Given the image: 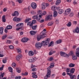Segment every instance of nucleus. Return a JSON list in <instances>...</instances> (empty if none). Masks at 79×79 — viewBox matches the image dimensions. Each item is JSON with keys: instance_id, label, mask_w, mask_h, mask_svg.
I'll list each match as a JSON object with an SVG mask.
<instances>
[{"instance_id": "obj_8", "label": "nucleus", "mask_w": 79, "mask_h": 79, "mask_svg": "<svg viewBox=\"0 0 79 79\" xmlns=\"http://www.w3.org/2000/svg\"><path fill=\"white\" fill-rule=\"evenodd\" d=\"M31 6L33 9H35L37 7V4L35 3H32L31 4Z\"/></svg>"}, {"instance_id": "obj_15", "label": "nucleus", "mask_w": 79, "mask_h": 79, "mask_svg": "<svg viewBox=\"0 0 79 79\" xmlns=\"http://www.w3.org/2000/svg\"><path fill=\"white\" fill-rule=\"evenodd\" d=\"M3 27H0V34L2 35L3 34Z\"/></svg>"}, {"instance_id": "obj_9", "label": "nucleus", "mask_w": 79, "mask_h": 79, "mask_svg": "<svg viewBox=\"0 0 79 79\" xmlns=\"http://www.w3.org/2000/svg\"><path fill=\"white\" fill-rule=\"evenodd\" d=\"M28 40V38H22L21 40L22 42L23 43H25V42H27Z\"/></svg>"}, {"instance_id": "obj_37", "label": "nucleus", "mask_w": 79, "mask_h": 79, "mask_svg": "<svg viewBox=\"0 0 79 79\" xmlns=\"http://www.w3.org/2000/svg\"><path fill=\"white\" fill-rule=\"evenodd\" d=\"M33 19H36L37 21V19H39V17H38V16L37 15L33 16Z\"/></svg>"}, {"instance_id": "obj_7", "label": "nucleus", "mask_w": 79, "mask_h": 79, "mask_svg": "<svg viewBox=\"0 0 79 79\" xmlns=\"http://www.w3.org/2000/svg\"><path fill=\"white\" fill-rule=\"evenodd\" d=\"M54 64H55V63H52L51 65H50L49 67H48V68L47 69H48L47 71H51V69L50 68H53L54 67Z\"/></svg>"}, {"instance_id": "obj_23", "label": "nucleus", "mask_w": 79, "mask_h": 79, "mask_svg": "<svg viewBox=\"0 0 79 79\" xmlns=\"http://www.w3.org/2000/svg\"><path fill=\"white\" fill-rule=\"evenodd\" d=\"M57 15H58V13L56 11H54L53 16H54V18L56 17V16H57Z\"/></svg>"}, {"instance_id": "obj_49", "label": "nucleus", "mask_w": 79, "mask_h": 79, "mask_svg": "<svg viewBox=\"0 0 79 79\" xmlns=\"http://www.w3.org/2000/svg\"><path fill=\"white\" fill-rule=\"evenodd\" d=\"M47 14V11H44L43 12V13L41 15L43 16L44 15H45Z\"/></svg>"}, {"instance_id": "obj_64", "label": "nucleus", "mask_w": 79, "mask_h": 79, "mask_svg": "<svg viewBox=\"0 0 79 79\" xmlns=\"http://www.w3.org/2000/svg\"><path fill=\"white\" fill-rule=\"evenodd\" d=\"M66 73H69V69L67 68L66 70Z\"/></svg>"}, {"instance_id": "obj_16", "label": "nucleus", "mask_w": 79, "mask_h": 79, "mask_svg": "<svg viewBox=\"0 0 79 79\" xmlns=\"http://www.w3.org/2000/svg\"><path fill=\"white\" fill-rule=\"evenodd\" d=\"M13 20L14 21H20V20H21V19L19 18L14 17L13 19Z\"/></svg>"}, {"instance_id": "obj_12", "label": "nucleus", "mask_w": 79, "mask_h": 79, "mask_svg": "<svg viewBox=\"0 0 79 79\" xmlns=\"http://www.w3.org/2000/svg\"><path fill=\"white\" fill-rule=\"evenodd\" d=\"M37 32V31H31L30 32V33L31 35H34Z\"/></svg>"}, {"instance_id": "obj_60", "label": "nucleus", "mask_w": 79, "mask_h": 79, "mask_svg": "<svg viewBox=\"0 0 79 79\" xmlns=\"http://www.w3.org/2000/svg\"><path fill=\"white\" fill-rule=\"evenodd\" d=\"M42 13V10H40L38 12V15H40V14H41Z\"/></svg>"}, {"instance_id": "obj_58", "label": "nucleus", "mask_w": 79, "mask_h": 79, "mask_svg": "<svg viewBox=\"0 0 79 79\" xmlns=\"http://www.w3.org/2000/svg\"><path fill=\"white\" fill-rule=\"evenodd\" d=\"M54 60V59H53V57H50L49 58V60L50 61H52V60L53 61Z\"/></svg>"}, {"instance_id": "obj_27", "label": "nucleus", "mask_w": 79, "mask_h": 79, "mask_svg": "<svg viewBox=\"0 0 79 79\" xmlns=\"http://www.w3.org/2000/svg\"><path fill=\"white\" fill-rule=\"evenodd\" d=\"M75 71V69H74V68H72L70 70V73L72 74H73L74 73Z\"/></svg>"}, {"instance_id": "obj_42", "label": "nucleus", "mask_w": 79, "mask_h": 79, "mask_svg": "<svg viewBox=\"0 0 79 79\" xmlns=\"http://www.w3.org/2000/svg\"><path fill=\"white\" fill-rule=\"evenodd\" d=\"M16 70L17 73H21V69L16 68Z\"/></svg>"}, {"instance_id": "obj_22", "label": "nucleus", "mask_w": 79, "mask_h": 79, "mask_svg": "<svg viewBox=\"0 0 79 79\" xmlns=\"http://www.w3.org/2000/svg\"><path fill=\"white\" fill-rule=\"evenodd\" d=\"M27 26H29L30 27H32L33 24L31 22H29L27 23Z\"/></svg>"}, {"instance_id": "obj_1", "label": "nucleus", "mask_w": 79, "mask_h": 79, "mask_svg": "<svg viewBox=\"0 0 79 79\" xmlns=\"http://www.w3.org/2000/svg\"><path fill=\"white\" fill-rule=\"evenodd\" d=\"M44 43V41H42L41 43H36L35 44V47L36 49H40L42 48V46L43 45V44Z\"/></svg>"}, {"instance_id": "obj_61", "label": "nucleus", "mask_w": 79, "mask_h": 79, "mask_svg": "<svg viewBox=\"0 0 79 79\" xmlns=\"http://www.w3.org/2000/svg\"><path fill=\"white\" fill-rule=\"evenodd\" d=\"M37 69L36 68H33L32 69V71H34V72L35 71H36Z\"/></svg>"}, {"instance_id": "obj_50", "label": "nucleus", "mask_w": 79, "mask_h": 79, "mask_svg": "<svg viewBox=\"0 0 79 79\" xmlns=\"http://www.w3.org/2000/svg\"><path fill=\"white\" fill-rule=\"evenodd\" d=\"M74 15V13L73 12H71V13L69 14V16L70 17H72V16H73Z\"/></svg>"}, {"instance_id": "obj_57", "label": "nucleus", "mask_w": 79, "mask_h": 79, "mask_svg": "<svg viewBox=\"0 0 79 79\" xmlns=\"http://www.w3.org/2000/svg\"><path fill=\"white\" fill-rule=\"evenodd\" d=\"M7 10V8H5L3 9V11L4 12H5V11H6Z\"/></svg>"}, {"instance_id": "obj_63", "label": "nucleus", "mask_w": 79, "mask_h": 79, "mask_svg": "<svg viewBox=\"0 0 79 79\" xmlns=\"http://www.w3.org/2000/svg\"><path fill=\"white\" fill-rule=\"evenodd\" d=\"M53 54V53L51 51L49 53V55H52Z\"/></svg>"}, {"instance_id": "obj_39", "label": "nucleus", "mask_w": 79, "mask_h": 79, "mask_svg": "<svg viewBox=\"0 0 79 79\" xmlns=\"http://www.w3.org/2000/svg\"><path fill=\"white\" fill-rule=\"evenodd\" d=\"M61 3V0H58L56 2V5H58V4H60Z\"/></svg>"}, {"instance_id": "obj_54", "label": "nucleus", "mask_w": 79, "mask_h": 79, "mask_svg": "<svg viewBox=\"0 0 79 79\" xmlns=\"http://www.w3.org/2000/svg\"><path fill=\"white\" fill-rule=\"evenodd\" d=\"M31 23H32L33 24H35L36 23H37V22L36 21V20H33L32 21V22Z\"/></svg>"}, {"instance_id": "obj_40", "label": "nucleus", "mask_w": 79, "mask_h": 79, "mask_svg": "<svg viewBox=\"0 0 79 79\" xmlns=\"http://www.w3.org/2000/svg\"><path fill=\"white\" fill-rule=\"evenodd\" d=\"M73 51H71L69 53L68 55L69 56V57L70 56V55H73Z\"/></svg>"}, {"instance_id": "obj_38", "label": "nucleus", "mask_w": 79, "mask_h": 79, "mask_svg": "<svg viewBox=\"0 0 79 79\" xmlns=\"http://www.w3.org/2000/svg\"><path fill=\"white\" fill-rule=\"evenodd\" d=\"M8 69L10 73H13V69H12V68H11V67H9Z\"/></svg>"}, {"instance_id": "obj_55", "label": "nucleus", "mask_w": 79, "mask_h": 79, "mask_svg": "<svg viewBox=\"0 0 79 79\" xmlns=\"http://www.w3.org/2000/svg\"><path fill=\"white\" fill-rule=\"evenodd\" d=\"M4 66H5V65H2V67H0V71H2V70L3 69V68L4 67Z\"/></svg>"}, {"instance_id": "obj_4", "label": "nucleus", "mask_w": 79, "mask_h": 79, "mask_svg": "<svg viewBox=\"0 0 79 79\" xmlns=\"http://www.w3.org/2000/svg\"><path fill=\"white\" fill-rule=\"evenodd\" d=\"M45 33L43 31L40 33V34L41 36L42 39H44V37H47V35L45 34Z\"/></svg>"}, {"instance_id": "obj_3", "label": "nucleus", "mask_w": 79, "mask_h": 79, "mask_svg": "<svg viewBox=\"0 0 79 79\" xmlns=\"http://www.w3.org/2000/svg\"><path fill=\"white\" fill-rule=\"evenodd\" d=\"M60 54L61 56H64V57H66V58L69 57V55H68L67 54L64 52L60 51Z\"/></svg>"}, {"instance_id": "obj_24", "label": "nucleus", "mask_w": 79, "mask_h": 79, "mask_svg": "<svg viewBox=\"0 0 79 79\" xmlns=\"http://www.w3.org/2000/svg\"><path fill=\"white\" fill-rule=\"evenodd\" d=\"M31 20V18H26V19L25 20V23H28V22H29V21Z\"/></svg>"}, {"instance_id": "obj_44", "label": "nucleus", "mask_w": 79, "mask_h": 79, "mask_svg": "<svg viewBox=\"0 0 79 79\" xmlns=\"http://www.w3.org/2000/svg\"><path fill=\"white\" fill-rule=\"evenodd\" d=\"M71 26V22H69L67 24V26L68 27H70Z\"/></svg>"}, {"instance_id": "obj_26", "label": "nucleus", "mask_w": 79, "mask_h": 79, "mask_svg": "<svg viewBox=\"0 0 79 79\" xmlns=\"http://www.w3.org/2000/svg\"><path fill=\"white\" fill-rule=\"evenodd\" d=\"M28 55L30 56H33L34 55V52L32 51H30L29 52Z\"/></svg>"}, {"instance_id": "obj_6", "label": "nucleus", "mask_w": 79, "mask_h": 79, "mask_svg": "<svg viewBox=\"0 0 79 79\" xmlns=\"http://www.w3.org/2000/svg\"><path fill=\"white\" fill-rule=\"evenodd\" d=\"M52 15H48L45 18V21H48V20H51V19H52Z\"/></svg>"}, {"instance_id": "obj_14", "label": "nucleus", "mask_w": 79, "mask_h": 79, "mask_svg": "<svg viewBox=\"0 0 79 79\" xmlns=\"http://www.w3.org/2000/svg\"><path fill=\"white\" fill-rule=\"evenodd\" d=\"M21 57H22V55L19 54L16 57V60L17 61H19V60Z\"/></svg>"}, {"instance_id": "obj_31", "label": "nucleus", "mask_w": 79, "mask_h": 79, "mask_svg": "<svg viewBox=\"0 0 79 79\" xmlns=\"http://www.w3.org/2000/svg\"><path fill=\"white\" fill-rule=\"evenodd\" d=\"M41 8L43 10H45V3H43L41 5Z\"/></svg>"}, {"instance_id": "obj_45", "label": "nucleus", "mask_w": 79, "mask_h": 79, "mask_svg": "<svg viewBox=\"0 0 79 79\" xmlns=\"http://www.w3.org/2000/svg\"><path fill=\"white\" fill-rule=\"evenodd\" d=\"M54 43H53V41H51L50 42L49 44L48 45V47H50L51 45H53Z\"/></svg>"}, {"instance_id": "obj_25", "label": "nucleus", "mask_w": 79, "mask_h": 79, "mask_svg": "<svg viewBox=\"0 0 79 79\" xmlns=\"http://www.w3.org/2000/svg\"><path fill=\"white\" fill-rule=\"evenodd\" d=\"M42 19H40V18H39V19H37V21H39V22H40V23H44V19H43L42 20Z\"/></svg>"}, {"instance_id": "obj_47", "label": "nucleus", "mask_w": 79, "mask_h": 79, "mask_svg": "<svg viewBox=\"0 0 79 79\" xmlns=\"http://www.w3.org/2000/svg\"><path fill=\"white\" fill-rule=\"evenodd\" d=\"M6 36H7V35H3L2 37V40H5V39H6Z\"/></svg>"}, {"instance_id": "obj_21", "label": "nucleus", "mask_w": 79, "mask_h": 79, "mask_svg": "<svg viewBox=\"0 0 79 79\" xmlns=\"http://www.w3.org/2000/svg\"><path fill=\"white\" fill-rule=\"evenodd\" d=\"M23 25H24V24L23 23H18V24H17L16 25V26L17 27H21V26H23Z\"/></svg>"}, {"instance_id": "obj_48", "label": "nucleus", "mask_w": 79, "mask_h": 79, "mask_svg": "<svg viewBox=\"0 0 79 79\" xmlns=\"http://www.w3.org/2000/svg\"><path fill=\"white\" fill-rule=\"evenodd\" d=\"M6 59L5 58L2 60V62L3 63H6Z\"/></svg>"}, {"instance_id": "obj_33", "label": "nucleus", "mask_w": 79, "mask_h": 79, "mask_svg": "<svg viewBox=\"0 0 79 79\" xmlns=\"http://www.w3.org/2000/svg\"><path fill=\"white\" fill-rule=\"evenodd\" d=\"M72 58L73 60H76V59H77V56H76L74 55H73L72 56Z\"/></svg>"}, {"instance_id": "obj_30", "label": "nucleus", "mask_w": 79, "mask_h": 79, "mask_svg": "<svg viewBox=\"0 0 79 79\" xmlns=\"http://www.w3.org/2000/svg\"><path fill=\"white\" fill-rule=\"evenodd\" d=\"M58 12L59 14H62L63 13V10L62 9H59L58 10Z\"/></svg>"}, {"instance_id": "obj_43", "label": "nucleus", "mask_w": 79, "mask_h": 79, "mask_svg": "<svg viewBox=\"0 0 79 79\" xmlns=\"http://www.w3.org/2000/svg\"><path fill=\"white\" fill-rule=\"evenodd\" d=\"M55 8H56V7L55 6H53L51 7L52 10H53L54 11H55Z\"/></svg>"}, {"instance_id": "obj_56", "label": "nucleus", "mask_w": 79, "mask_h": 79, "mask_svg": "<svg viewBox=\"0 0 79 79\" xmlns=\"http://www.w3.org/2000/svg\"><path fill=\"white\" fill-rule=\"evenodd\" d=\"M9 48L10 49H13L14 47L13 45H11L10 46Z\"/></svg>"}, {"instance_id": "obj_52", "label": "nucleus", "mask_w": 79, "mask_h": 79, "mask_svg": "<svg viewBox=\"0 0 79 79\" xmlns=\"http://www.w3.org/2000/svg\"><path fill=\"white\" fill-rule=\"evenodd\" d=\"M35 12L34 10H32L31 11V15H35Z\"/></svg>"}, {"instance_id": "obj_20", "label": "nucleus", "mask_w": 79, "mask_h": 79, "mask_svg": "<svg viewBox=\"0 0 79 79\" xmlns=\"http://www.w3.org/2000/svg\"><path fill=\"white\" fill-rule=\"evenodd\" d=\"M37 38L38 41H39V40L42 39V36H41V35H40H40H38V37H37Z\"/></svg>"}, {"instance_id": "obj_46", "label": "nucleus", "mask_w": 79, "mask_h": 79, "mask_svg": "<svg viewBox=\"0 0 79 79\" xmlns=\"http://www.w3.org/2000/svg\"><path fill=\"white\" fill-rule=\"evenodd\" d=\"M21 79V77L20 76H18L16 77L15 78V79Z\"/></svg>"}, {"instance_id": "obj_2", "label": "nucleus", "mask_w": 79, "mask_h": 79, "mask_svg": "<svg viewBox=\"0 0 79 79\" xmlns=\"http://www.w3.org/2000/svg\"><path fill=\"white\" fill-rule=\"evenodd\" d=\"M50 38H48L45 41H43L44 42V44H43L44 47H45V46L48 45L50 44Z\"/></svg>"}, {"instance_id": "obj_5", "label": "nucleus", "mask_w": 79, "mask_h": 79, "mask_svg": "<svg viewBox=\"0 0 79 79\" xmlns=\"http://www.w3.org/2000/svg\"><path fill=\"white\" fill-rule=\"evenodd\" d=\"M70 12H71V9L70 8L68 9L65 11L64 15H68Z\"/></svg>"}, {"instance_id": "obj_32", "label": "nucleus", "mask_w": 79, "mask_h": 79, "mask_svg": "<svg viewBox=\"0 0 79 79\" xmlns=\"http://www.w3.org/2000/svg\"><path fill=\"white\" fill-rule=\"evenodd\" d=\"M6 29H12V26L11 25H8L6 27Z\"/></svg>"}, {"instance_id": "obj_62", "label": "nucleus", "mask_w": 79, "mask_h": 79, "mask_svg": "<svg viewBox=\"0 0 79 79\" xmlns=\"http://www.w3.org/2000/svg\"><path fill=\"white\" fill-rule=\"evenodd\" d=\"M7 44H11V40H7Z\"/></svg>"}, {"instance_id": "obj_53", "label": "nucleus", "mask_w": 79, "mask_h": 79, "mask_svg": "<svg viewBox=\"0 0 79 79\" xmlns=\"http://www.w3.org/2000/svg\"><path fill=\"white\" fill-rule=\"evenodd\" d=\"M12 67H13V68H15L16 66V64L15 63H13L12 64Z\"/></svg>"}, {"instance_id": "obj_18", "label": "nucleus", "mask_w": 79, "mask_h": 79, "mask_svg": "<svg viewBox=\"0 0 79 79\" xmlns=\"http://www.w3.org/2000/svg\"><path fill=\"white\" fill-rule=\"evenodd\" d=\"M51 75V71H47L46 76H47L49 77H50Z\"/></svg>"}, {"instance_id": "obj_11", "label": "nucleus", "mask_w": 79, "mask_h": 79, "mask_svg": "<svg viewBox=\"0 0 79 79\" xmlns=\"http://www.w3.org/2000/svg\"><path fill=\"white\" fill-rule=\"evenodd\" d=\"M36 60V58H35V57L32 58V59H30L29 60V62H30V63H32L33 62H35Z\"/></svg>"}, {"instance_id": "obj_10", "label": "nucleus", "mask_w": 79, "mask_h": 79, "mask_svg": "<svg viewBox=\"0 0 79 79\" xmlns=\"http://www.w3.org/2000/svg\"><path fill=\"white\" fill-rule=\"evenodd\" d=\"M13 16H18L19 15V13L18 11H15L14 14H12Z\"/></svg>"}, {"instance_id": "obj_36", "label": "nucleus", "mask_w": 79, "mask_h": 79, "mask_svg": "<svg viewBox=\"0 0 79 79\" xmlns=\"http://www.w3.org/2000/svg\"><path fill=\"white\" fill-rule=\"evenodd\" d=\"M56 43L57 44H61L62 42V40L61 39H60L56 41Z\"/></svg>"}, {"instance_id": "obj_41", "label": "nucleus", "mask_w": 79, "mask_h": 79, "mask_svg": "<svg viewBox=\"0 0 79 79\" xmlns=\"http://www.w3.org/2000/svg\"><path fill=\"white\" fill-rule=\"evenodd\" d=\"M75 32L76 33H79V27H77L76 29L75 30Z\"/></svg>"}, {"instance_id": "obj_19", "label": "nucleus", "mask_w": 79, "mask_h": 79, "mask_svg": "<svg viewBox=\"0 0 79 79\" xmlns=\"http://www.w3.org/2000/svg\"><path fill=\"white\" fill-rule=\"evenodd\" d=\"M17 53H21V49L19 48H18L16 49Z\"/></svg>"}, {"instance_id": "obj_34", "label": "nucleus", "mask_w": 79, "mask_h": 79, "mask_svg": "<svg viewBox=\"0 0 79 79\" xmlns=\"http://www.w3.org/2000/svg\"><path fill=\"white\" fill-rule=\"evenodd\" d=\"M54 22L53 21L49 22L48 24V25L49 26H52V25H53V24Z\"/></svg>"}, {"instance_id": "obj_35", "label": "nucleus", "mask_w": 79, "mask_h": 79, "mask_svg": "<svg viewBox=\"0 0 79 79\" xmlns=\"http://www.w3.org/2000/svg\"><path fill=\"white\" fill-rule=\"evenodd\" d=\"M4 76H5V73H1L0 76V79H3V77Z\"/></svg>"}, {"instance_id": "obj_17", "label": "nucleus", "mask_w": 79, "mask_h": 79, "mask_svg": "<svg viewBox=\"0 0 79 79\" xmlns=\"http://www.w3.org/2000/svg\"><path fill=\"white\" fill-rule=\"evenodd\" d=\"M5 15H4L2 17V21L3 23L6 22V18H5Z\"/></svg>"}, {"instance_id": "obj_51", "label": "nucleus", "mask_w": 79, "mask_h": 79, "mask_svg": "<svg viewBox=\"0 0 79 79\" xmlns=\"http://www.w3.org/2000/svg\"><path fill=\"white\" fill-rule=\"evenodd\" d=\"M32 77L33 78H35V79L37 78V76L36 75H33Z\"/></svg>"}, {"instance_id": "obj_28", "label": "nucleus", "mask_w": 79, "mask_h": 79, "mask_svg": "<svg viewBox=\"0 0 79 79\" xmlns=\"http://www.w3.org/2000/svg\"><path fill=\"white\" fill-rule=\"evenodd\" d=\"M37 25H36L35 26L32 27V30H36L37 29Z\"/></svg>"}, {"instance_id": "obj_13", "label": "nucleus", "mask_w": 79, "mask_h": 79, "mask_svg": "<svg viewBox=\"0 0 79 79\" xmlns=\"http://www.w3.org/2000/svg\"><path fill=\"white\" fill-rule=\"evenodd\" d=\"M76 55L77 57H79V48H77L76 50Z\"/></svg>"}, {"instance_id": "obj_29", "label": "nucleus", "mask_w": 79, "mask_h": 79, "mask_svg": "<svg viewBox=\"0 0 79 79\" xmlns=\"http://www.w3.org/2000/svg\"><path fill=\"white\" fill-rule=\"evenodd\" d=\"M75 66V64H73L72 63L69 64V66L70 68H73V67H74Z\"/></svg>"}, {"instance_id": "obj_59", "label": "nucleus", "mask_w": 79, "mask_h": 79, "mask_svg": "<svg viewBox=\"0 0 79 79\" xmlns=\"http://www.w3.org/2000/svg\"><path fill=\"white\" fill-rule=\"evenodd\" d=\"M70 78L72 79H74V77L73 76V75L71 74L70 76Z\"/></svg>"}]
</instances>
